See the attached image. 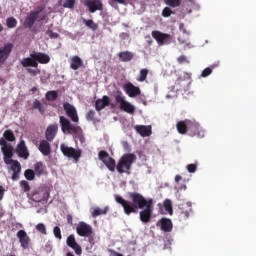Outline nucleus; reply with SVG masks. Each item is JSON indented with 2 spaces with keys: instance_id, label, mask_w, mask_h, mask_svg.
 Returning <instances> with one entry per match:
<instances>
[{
  "instance_id": "obj_22",
  "label": "nucleus",
  "mask_w": 256,
  "mask_h": 256,
  "mask_svg": "<svg viewBox=\"0 0 256 256\" xmlns=\"http://www.w3.org/2000/svg\"><path fill=\"white\" fill-rule=\"evenodd\" d=\"M135 130L141 137H150L152 135V127L146 125H136Z\"/></svg>"
},
{
  "instance_id": "obj_55",
  "label": "nucleus",
  "mask_w": 256,
  "mask_h": 256,
  "mask_svg": "<svg viewBox=\"0 0 256 256\" xmlns=\"http://www.w3.org/2000/svg\"><path fill=\"white\" fill-rule=\"evenodd\" d=\"M146 39H148L147 43H148L149 45H151V44L153 43V41H152L150 35L146 36Z\"/></svg>"
},
{
  "instance_id": "obj_5",
  "label": "nucleus",
  "mask_w": 256,
  "mask_h": 256,
  "mask_svg": "<svg viewBox=\"0 0 256 256\" xmlns=\"http://www.w3.org/2000/svg\"><path fill=\"white\" fill-rule=\"evenodd\" d=\"M0 147L2 154H4V162L6 165H11L16 162L17 160H13L14 157V147L8 143L4 138H0Z\"/></svg>"
},
{
  "instance_id": "obj_4",
  "label": "nucleus",
  "mask_w": 256,
  "mask_h": 256,
  "mask_svg": "<svg viewBox=\"0 0 256 256\" xmlns=\"http://www.w3.org/2000/svg\"><path fill=\"white\" fill-rule=\"evenodd\" d=\"M59 119L61 131H63L64 134L72 135V137L75 138L76 143L79 141L81 142V145L85 147L86 138L83 134L82 128L71 124L69 119L64 116H60Z\"/></svg>"
},
{
  "instance_id": "obj_1",
  "label": "nucleus",
  "mask_w": 256,
  "mask_h": 256,
  "mask_svg": "<svg viewBox=\"0 0 256 256\" xmlns=\"http://www.w3.org/2000/svg\"><path fill=\"white\" fill-rule=\"evenodd\" d=\"M99 160L107 167L111 172H114L117 169L119 174L126 173L130 175L131 166L136 161V156L134 153H126L119 159V162L116 166V161L114 158L110 157L109 153L105 150L99 152Z\"/></svg>"
},
{
  "instance_id": "obj_14",
  "label": "nucleus",
  "mask_w": 256,
  "mask_h": 256,
  "mask_svg": "<svg viewBox=\"0 0 256 256\" xmlns=\"http://www.w3.org/2000/svg\"><path fill=\"white\" fill-rule=\"evenodd\" d=\"M63 107L67 117H69L72 122H79V116L77 115L76 108L73 105L66 102L64 103Z\"/></svg>"
},
{
  "instance_id": "obj_24",
  "label": "nucleus",
  "mask_w": 256,
  "mask_h": 256,
  "mask_svg": "<svg viewBox=\"0 0 256 256\" xmlns=\"http://www.w3.org/2000/svg\"><path fill=\"white\" fill-rule=\"evenodd\" d=\"M189 123L190 120L189 119H185L183 121H179L177 123V131L179 134L181 135H186L189 129Z\"/></svg>"
},
{
  "instance_id": "obj_61",
  "label": "nucleus",
  "mask_w": 256,
  "mask_h": 256,
  "mask_svg": "<svg viewBox=\"0 0 256 256\" xmlns=\"http://www.w3.org/2000/svg\"><path fill=\"white\" fill-rule=\"evenodd\" d=\"M0 14H2V7L0 6Z\"/></svg>"
},
{
  "instance_id": "obj_35",
  "label": "nucleus",
  "mask_w": 256,
  "mask_h": 256,
  "mask_svg": "<svg viewBox=\"0 0 256 256\" xmlns=\"http://www.w3.org/2000/svg\"><path fill=\"white\" fill-rule=\"evenodd\" d=\"M17 23V19H15L14 17H9L6 19V26L8 29H13L17 27Z\"/></svg>"
},
{
  "instance_id": "obj_53",
  "label": "nucleus",
  "mask_w": 256,
  "mask_h": 256,
  "mask_svg": "<svg viewBox=\"0 0 256 256\" xmlns=\"http://www.w3.org/2000/svg\"><path fill=\"white\" fill-rule=\"evenodd\" d=\"M109 1V4H113V3H119V4H122V5H125V0H108Z\"/></svg>"
},
{
  "instance_id": "obj_23",
  "label": "nucleus",
  "mask_w": 256,
  "mask_h": 256,
  "mask_svg": "<svg viewBox=\"0 0 256 256\" xmlns=\"http://www.w3.org/2000/svg\"><path fill=\"white\" fill-rule=\"evenodd\" d=\"M49 142L48 140H42L40 146H38V151H40L44 157H48L51 154V145Z\"/></svg>"
},
{
  "instance_id": "obj_16",
  "label": "nucleus",
  "mask_w": 256,
  "mask_h": 256,
  "mask_svg": "<svg viewBox=\"0 0 256 256\" xmlns=\"http://www.w3.org/2000/svg\"><path fill=\"white\" fill-rule=\"evenodd\" d=\"M124 92L128 94L129 97L134 98L141 95V90L139 87H136L134 84L126 83L124 85Z\"/></svg>"
},
{
  "instance_id": "obj_19",
  "label": "nucleus",
  "mask_w": 256,
  "mask_h": 256,
  "mask_svg": "<svg viewBox=\"0 0 256 256\" xmlns=\"http://www.w3.org/2000/svg\"><path fill=\"white\" fill-rule=\"evenodd\" d=\"M111 100L109 96H103L95 101V109L97 112L103 110L105 107H110Z\"/></svg>"
},
{
  "instance_id": "obj_52",
  "label": "nucleus",
  "mask_w": 256,
  "mask_h": 256,
  "mask_svg": "<svg viewBox=\"0 0 256 256\" xmlns=\"http://www.w3.org/2000/svg\"><path fill=\"white\" fill-rule=\"evenodd\" d=\"M109 256H123L121 253L116 252L115 250L108 249Z\"/></svg>"
},
{
  "instance_id": "obj_3",
  "label": "nucleus",
  "mask_w": 256,
  "mask_h": 256,
  "mask_svg": "<svg viewBox=\"0 0 256 256\" xmlns=\"http://www.w3.org/2000/svg\"><path fill=\"white\" fill-rule=\"evenodd\" d=\"M51 60L48 54L44 53H32L30 57L23 58L20 60V65L26 68V73H28L31 77H37L41 71L38 68L39 64H47Z\"/></svg>"
},
{
  "instance_id": "obj_18",
  "label": "nucleus",
  "mask_w": 256,
  "mask_h": 256,
  "mask_svg": "<svg viewBox=\"0 0 256 256\" xmlns=\"http://www.w3.org/2000/svg\"><path fill=\"white\" fill-rule=\"evenodd\" d=\"M66 244L69 246L73 251H75L76 255L82 254V247L79 245V243L76 242V239L74 235H70L66 239Z\"/></svg>"
},
{
  "instance_id": "obj_31",
  "label": "nucleus",
  "mask_w": 256,
  "mask_h": 256,
  "mask_svg": "<svg viewBox=\"0 0 256 256\" xmlns=\"http://www.w3.org/2000/svg\"><path fill=\"white\" fill-rule=\"evenodd\" d=\"M45 97L48 102H55L58 99V92L55 90L48 91Z\"/></svg>"
},
{
  "instance_id": "obj_11",
  "label": "nucleus",
  "mask_w": 256,
  "mask_h": 256,
  "mask_svg": "<svg viewBox=\"0 0 256 256\" xmlns=\"http://www.w3.org/2000/svg\"><path fill=\"white\" fill-rule=\"evenodd\" d=\"M40 13L41 9H37L35 11H31L30 14L26 15V18L24 20V28H32L34 23L38 21Z\"/></svg>"
},
{
  "instance_id": "obj_62",
  "label": "nucleus",
  "mask_w": 256,
  "mask_h": 256,
  "mask_svg": "<svg viewBox=\"0 0 256 256\" xmlns=\"http://www.w3.org/2000/svg\"><path fill=\"white\" fill-rule=\"evenodd\" d=\"M10 256H15V255H10Z\"/></svg>"
},
{
  "instance_id": "obj_41",
  "label": "nucleus",
  "mask_w": 256,
  "mask_h": 256,
  "mask_svg": "<svg viewBox=\"0 0 256 256\" xmlns=\"http://www.w3.org/2000/svg\"><path fill=\"white\" fill-rule=\"evenodd\" d=\"M164 208H165V211L169 214H173V209H172V202L169 200V199H166L164 201Z\"/></svg>"
},
{
  "instance_id": "obj_30",
  "label": "nucleus",
  "mask_w": 256,
  "mask_h": 256,
  "mask_svg": "<svg viewBox=\"0 0 256 256\" xmlns=\"http://www.w3.org/2000/svg\"><path fill=\"white\" fill-rule=\"evenodd\" d=\"M2 136L4 137L2 139H4L5 141L14 142L16 140L15 134L10 129L5 130V132L2 134Z\"/></svg>"
},
{
  "instance_id": "obj_42",
  "label": "nucleus",
  "mask_w": 256,
  "mask_h": 256,
  "mask_svg": "<svg viewBox=\"0 0 256 256\" xmlns=\"http://www.w3.org/2000/svg\"><path fill=\"white\" fill-rule=\"evenodd\" d=\"M36 231H38L42 235H47V230H46V226L44 223H38L36 225Z\"/></svg>"
},
{
  "instance_id": "obj_60",
  "label": "nucleus",
  "mask_w": 256,
  "mask_h": 256,
  "mask_svg": "<svg viewBox=\"0 0 256 256\" xmlns=\"http://www.w3.org/2000/svg\"><path fill=\"white\" fill-rule=\"evenodd\" d=\"M45 19V16H43L42 18L38 19V21H43Z\"/></svg>"
},
{
  "instance_id": "obj_54",
  "label": "nucleus",
  "mask_w": 256,
  "mask_h": 256,
  "mask_svg": "<svg viewBox=\"0 0 256 256\" xmlns=\"http://www.w3.org/2000/svg\"><path fill=\"white\" fill-rule=\"evenodd\" d=\"M5 189L3 186H0V201L4 198Z\"/></svg>"
},
{
  "instance_id": "obj_44",
  "label": "nucleus",
  "mask_w": 256,
  "mask_h": 256,
  "mask_svg": "<svg viewBox=\"0 0 256 256\" xmlns=\"http://www.w3.org/2000/svg\"><path fill=\"white\" fill-rule=\"evenodd\" d=\"M75 3H76L75 0H66L65 3L63 4V7L74 9Z\"/></svg>"
},
{
  "instance_id": "obj_40",
  "label": "nucleus",
  "mask_w": 256,
  "mask_h": 256,
  "mask_svg": "<svg viewBox=\"0 0 256 256\" xmlns=\"http://www.w3.org/2000/svg\"><path fill=\"white\" fill-rule=\"evenodd\" d=\"M20 188H22V190L24 192H29L31 191V186L29 185V182H27L26 180H22L19 182Z\"/></svg>"
},
{
  "instance_id": "obj_36",
  "label": "nucleus",
  "mask_w": 256,
  "mask_h": 256,
  "mask_svg": "<svg viewBox=\"0 0 256 256\" xmlns=\"http://www.w3.org/2000/svg\"><path fill=\"white\" fill-rule=\"evenodd\" d=\"M37 175L32 169H26L24 172L25 179L28 181H33Z\"/></svg>"
},
{
  "instance_id": "obj_59",
  "label": "nucleus",
  "mask_w": 256,
  "mask_h": 256,
  "mask_svg": "<svg viewBox=\"0 0 256 256\" xmlns=\"http://www.w3.org/2000/svg\"><path fill=\"white\" fill-rule=\"evenodd\" d=\"M66 256H74V254L72 252H67Z\"/></svg>"
},
{
  "instance_id": "obj_12",
  "label": "nucleus",
  "mask_w": 256,
  "mask_h": 256,
  "mask_svg": "<svg viewBox=\"0 0 256 256\" xmlns=\"http://www.w3.org/2000/svg\"><path fill=\"white\" fill-rule=\"evenodd\" d=\"M76 232L81 237H91L93 234L92 226L86 222H79L76 227Z\"/></svg>"
},
{
  "instance_id": "obj_51",
  "label": "nucleus",
  "mask_w": 256,
  "mask_h": 256,
  "mask_svg": "<svg viewBox=\"0 0 256 256\" xmlns=\"http://www.w3.org/2000/svg\"><path fill=\"white\" fill-rule=\"evenodd\" d=\"M66 220H67V224H69L71 226L74 225V223H73V216L71 214H67Z\"/></svg>"
},
{
  "instance_id": "obj_39",
  "label": "nucleus",
  "mask_w": 256,
  "mask_h": 256,
  "mask_svg": "<svg viewBox=\"0 0 256 256\" xmlns=\"http://www.w3.org/2000/svg\"><path fill=\"white\" fill-rule=\"evenodd\" d=\"M166 5L169 7H180L181 6V0H164Z\"/></svg>"
},
{
  "instance_id": "obj_43",
  "label": "nucleus",
  "mask_w": 256,
  "mask_h": 256,
  "mask_svg": "<svg viewBox=\"0 0 256 256\" xmlns=\"http://www.w3.org/2000/svg\"><path fill=\"white\" fill-rule=\"evenodd\" d=\"M53 233L55 238H57L58 240H62V232L60 227L55 226L53 229Z\"/></svg>"
},
{
  "instance_id": "obj_49",
  "label": "nucleus",
  "mask_w": 256,
  "mask_h": 256,
  "mask_svg": "<svg viewBox=\"0 0 256 256\" xmlns=\"http://www.w3.org/2000/svg\"><path fill=\"white\" fill-rule=\"evenodd\" d=\"M186 169H188L189 173H195L197 169V165L194 163H191L188 166H186Z\"/></svg>"
},
{
  "instance_id": "obj_2",
  "label": "nucleus",
  "mask_w": 256,
  "mask_h": 256,
  "mask_svg": "<svg viewBox=\"0 0 256 256\" xmlns=\"http://www.w3.org/2000/svg\"><path fill=\"white\" fill-rule=\"evenodd\" d=\"M128 195L130 201L121 196H116V201L123 207L125 215L136 214L139 210L153 206V199H146L139 192H129Z\"/></svg>"
},
{
  "instance_id": "obj_34",
  "label": "nucleus",
  "mask_w": 256,
  "mask_h": 256,
  "mask_svg": "<svg viewBox=\"0 0 256 256\" xmlns=\"http://www.w3.org/2000/svg\"><path fill=\"white\" fill-rule=\"evenodd\" d=\"M109 211V208L106 207L105 209H101V208H95L94 212L91 213V216H93V218H97L99 215H106V213Z\"/></svg>"
},
{
  "instance_id": "obj_27",
  "label": "nucleus",
  "mask_w": 256,
  "mask_h": 256,
  "mask_svg": "<svg viewBox=\"0 0 256 256\" xmlns=\"http://www.w3.org/2000/svg\"><path fill=\"white\" fill-rule=\"evenodd\" d=\"M120 61L122 62H130L134 58V54L129 51L120 52L118 54Z\"/></svg>"
},
{
  "instance_id": "obj_33",
  "label": "nucleus",
  "mask_w": 256,
  "mask_h": 256,
  "mask_svg": "<svg viewBox=\"0 0 256 256\" xmlns=\"http://www.w3.org/2000/svg\"><path fill=\"white\" fill-rule=\"evenodd\" d=\"M83 23L85 24V26L89 27L93 31L98 30V24L94 23L92 19H83Z\"/></svg>"
},
{
  "instance_id": "obj_57",
  "label": "nucleus",
  "mask_w": 256,
  "mask_h": 256,
  "mask_svg": "<svg viewBox=\"0 0 256 256\" xmlns=\"http://www.w3.org/2000/svg\"><path fill=\"white\" fill-rule=\"evenodd\" d=\"M38 91V88L37 87H32L31 88V92H37Z\"/></svg>"
},
{
  "instance_id": "obj_25",
  "label": "nucleus",
  "mask_w": 256,
  "mask_h": 256,
  "mask_svg": "<svg viewBox=\"0 0 256 256\" xmlns=\"http://www.w3.org/2000/svg\"><path fill=\"white\" fill-rule=\"evenodd\" d=\"M11 165V170L13 171L12 181H19L21 173V164L20 162H14L11 163Z\"/></svg>"
},
{
  "instance_id": "obj_58",
  "label": "nucleus",
  "mask_w": 256,
  "mask_h": 256,
  "mask_svg": "<svg viewBox=\"0 0 256 256\" xmlns=\"http://www.w3.org/2000/svg\"><path fill=\"white\" fill-rule=\"evenodd\" d=\"M4 31V27L2 25V23H0V33H2Z\"/></svg>"
},
{
  "instance_id": "obj_32",
  "label": "nucleus",
  "mask_w": 256,
  "mask_h": 256,
  "mask_svg": "<svg viewBox=\"0 0 256 256\" xmlns=\"http://www.w3.org/2000/svg\"><path fill=\"white\" fill-rule=\"evenodd\" d=\"M186 206L189 207V210L188 211H183L182 214H179L180 220H187L190 216V212H192V203L187 202Z\"/></svg>"
},
{
  "instance_id": "obj_15",
  "label": "nucleus",
  "mask_w": 256,
  "mask_h": 256,
  "mask_svg": "<svg viewBox=\"0 0 256 256\" xmlns=\"http://www.w3.org/2000/svg\"><path fill=\"white\" fill-rule=\"evenodd\" d=\"M154 206L143 208L140 212V221L144 224L151 222Z\"/></svg>"
},
{
  "instance_id": "obj_63",
  "label": "nucleus",
  "mask_w": 256,
  "mask_h": 256,
  "mask_svg": "<svg viewBox=\"0 0 256 256\" xmlns=\"http://www.w3.org/2000/svg\"><path fill=\"white\" fill-rule=\"evenodd\" d=\"M94 256H97V255H94Z\"/></svg>"
},
{
  "instance_id": "obj_10",
  "label": "nucleus",
  "mask_w": 256,
  "mask_h": 256,
  "mask_svg": "<svg viewBox=\"0 0 256 256\" xmlns=\"http://www.w3.org/2000/svg\"><path fill=\"white\" fill-rule=\"evenodd\" d=\"M14 44L7 43L4 47L0 48V68L2 65L7 62L8 58L10 57L11 53L13 52Z\"/></svg>"
},
{
  "instance_id": "obj_17",
  "label": "nucleus",
  "mask_w": 256,
  "mask_h": 256,
  "mask_svg": "<svg viewBox=\"0 0 256 256\" xmlns=\"http://www.w3.org/2000/svg\"><path fill=\"white\" fill-rule=\"evenodd\" d=\"M17 238L19 239L20 246H22L24 250H27L29 248V242L31 241L27 232L25 230H19L17 232Z\"/></svg>"
},
{
  "instance_id": "obj_38",
  "label": "nucleus",
  "mask_w": 256,
  "mask_h": 256,
  "mask_svg": "<svg viewBox=\"0 0 256 256\" xmlns=\"http://www.w3.org/2000/svg\"><path fill=\"white\" fill-rule=\"evenodd\" d=\"M147 75H148V69L147 68H143L140 71V77L137 78L138 82H145L147 79Z\"/></svg>"
},
{
  "instance_id": "obj_28",
  "label": "nucleus",
  "mask_w": 256,
  "mask_h": 256,
  "mask_svg": "<svg viewBox=\"0 0 256 256\" xmlns=\"http://www.w3.org/2000/svg\"><path fill=\"white\" fill-rule=\"evenodd\" d=\"M45 169L46 167L43 162H36L34 164V173H36V176H43Z\"/></svg>"
},
{
  "instance_id": "obj_56",
  "label": "nucleus",
  "mask_w": 256,
  "mask_h": 256,
  "mask_svg": "<svg viewBox=\"0 0 256 256\" xmlns=\"http://www.w3.org/2000/svg\"><path fill=\"white\" fill-rule=\"evenodd\" d=\"M174 180L177 182V183H180V181L182 180V177L180 175H177L176 178H174Z\"/></svg>"
},
{
  "instance_id": "obj_8",
  "label": "nucleus",
  "mask_w": 256,
  "mask_h": 256,
  "mask_svg": "<svg viewBox=\"0 0 256 256\" xmlns=\"http://www.w3.org/2000/svg\"><path fill=\"white\" fill-rule=\"evenodd\" d=\"M152 37L159 46L170 45L172 43V35L160 32L159 30H154L152 32Z\"/></svg>"
},
{
  "instance_id": "obj_46",
  "label": "nucleus",
  "mask_w": 256,
  "mask_h": 256,
  "mask_svg": "<svg viewBox=\"0 0 256 256\" xmlns=\"http://www.w3.org/2000/svg\"><path fill=\"white\" fill-rule=\"evenodd\" d=\"M212 74V68L208 67V68H204L202 73H201V77L205 78L208 77Z\"/></svg>"
},
{
  "instance_id": "obj_47",
  "label": "nucleus",
  "mask_w": 256,
  "mask_h": 256,
  "mask_svg": "<svg viewBox=\"0 0 256 256\" xmlns=\"http://www.w3.org/2000/svg\"><path fill=\"white\" fill-rule=\"evenodd\" d=\"M95 117V111L94 110H89V112L87 113V115L85 116V118L87 119V121H93Z\"/></svg>"
},
{
  "instance_id": "obj_26",
  "label": "nucleus",
  "mask_w": 256,
  "mask_h": 256,
  "mask_svg": "<svg viewBox=\"0 0 256 256\" xmlns=\"http://www.w3.org/2000/svg\"><path fill=\"white\" fill-rule=\"evenodd\" d=\"M82 66H83V61H82V58H80L79 56L76 55L70 59V68L73 71L79 70L80 67Z\"/></svg>"
},
{
  "instance_id": "obj_37",
  "label": "nucleus",
  "mask_w": 256,
  "mask_h": 256,
  "mask_svg": "<svg viewBox=\"0 0 256 256\" xmlns=\"http://www.w3.org/2000/svg\"><path fill=\"white\" fill-rule=\"evenodd\" d=\"M32 107H34V109H37L38 112H40L41 114L45 113V108H44L43 104H41L38 99H36L34 101V103H32Z\"/></svg>"
},
{
  "instance_id": "obj_7",
  "label": "nucleus",
  "mask_w": 256,
  "mask_h": 256,
  "mask_svg": "<svg viewBox=\"0 0 256 256\" xmlns=\"http://www.w3.org/2000/svg\"><path fill=\"white\" fill-rule=\"evenodd\" d=\"M114 98L116 99V102L119 104L120 110L130 115H133L135 113V106L125 100L122 92H118Z\"/></svg>"
},
{
  "instance_id": "obj_45",
  "label": "nucleus",
  "mask_w": 256,
  "mask_h": 256,
  "mask_svg": "<svg viewBox=\"0 0 256 256\" xmlns=\"http://www.w3.org/2000/svg\"><path fill=\"white\" fill-rule=\"evenodd\" d=\"M172 10L169 7H165L164 10H162V17H170L172 15Z\"/></svg>"
},
{
  "instance_id": "obj_29",
  "label": "nucleus",
  "mask_w": 256,
  "mask_h": 256,
  "mask_svg": "<svg viewBox=\"0 0 256 256\" xmlns=\"http://www.w3.org/2000/svg\"><path fill=\"white\" fill-rule=\"evenodd\" d=\"M160 223H161V230L165 232L172 231V222L170 219L162 218Z\"/></svg>"
},
{
  "instance_id": "obj_21",
  "label": "nucleus",
  "mask_w": 256,
  "mask_h": 256,
  "mask_svg": "<svg viewBox=\"0 0 256 256\" xmlns=\"http://www.w3.org/2000/svg\"><path fill=\"white\" fill-rule=\"evenodd\" d=\"M57 132H58V125L51 124L47 127L46 132L44 133V136L46 137L47 141L52 142L53 140H55Z\"/></svg>"
},
{
  "instance_id": "obj_20",
  "label": "nucleus",
  "mask_w": 256,
  "mask_h": 256,
  "mask_svg": "<svg viewBox=\"0 0 256 256\" xmlns=\"http://www.w3.org/2000/svg\"><path fill=\"white\" fill-rule=\"evenodd\" d=\"M16 153H17L18 157L23 158L25 160L28 159L29 152H28L25 140H22L18 143L17 148H16Z\"/></svg>"
},
{
  "instance_id": "obj_9",
  "label": "nucleus",
  "mask_w": 256,
  "mask_h": 256,
  "mask_svg": "<svg viewBox=\"0 0 256 256\" xmlns=\"http://www.w3.org/2000/svg\"><path fill=\"white\" fill-rule=\"evenodd\" d=\"M84 7H87L89 13H96V11H103L104 4L101 0H83Z\"/></svg>"
},
{
  "instance_id": "obj_48",
  "label": "nucleus",
  "mask_w": 256,
  "mask_h": 256,
  "mask_svg": "<svg viewBox=\"0 0 256 256\" xmlns=\"http://www.w3.org/2000/svg\"><path fill=\"white\" fill-rule=\"evenodd\" d=\"M46 34L49 36L50 39H57L59 37V34L53 32L52 30H47Z\"/></svg>"
},
{
  "instance_id": "obj_50",
  "label": "nucleus",
  "mask_w": 256,
  "mask_h": 256,
  "mask_svg": "<svg viewBox=\"0 0 256 256\" xmlns=\"http://www.w3.org/2000/svg\"><path fill=\"white\" fill-rule=\"evenodd\" d=\"M184 62L188 63L187 57L185 55H180L178 58V63L183 64Z\"/></svg>"
},
{
  "instance_id": "obj_6",
  "label": "nucleus",
  "mask_w": 256,
  "mask_h": 256,
  "mask_svg": "<svg viewBox=\"0 0 256 256\" xmlns=\"http://www.w3.org/2000/svg\"><path fill=\"white\" fill-rule=\"evenodd\" d=\"M60 151L63 153L64 157L73 159L76 162H79L80 158L82 157V150L75 149L73 147H68L64 143L60 145Z\"/></svg>"
},
{
  "instance_id": "obj_13",
  "label": "nucleus",
  "mask_w": 256,
  "mask_h": 256,
  "mask_svg": "<svg viewBox=\"0 0 256 256\" xmlns=\"http://www.w3.org/2000/svg\"><path fill=\"white\" fill-rule=\"evenodd\" d=\"M200 124L198 122L189 121L188 132L190 137H204V132L200 130Z\"/></svg>"
}]
</instances>
